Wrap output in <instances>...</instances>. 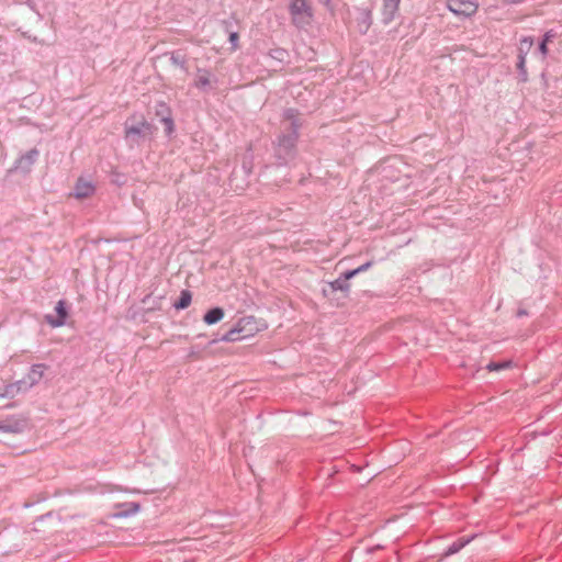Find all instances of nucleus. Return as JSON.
Segmentation results:
<instances>
[{
    "mask_svg": "<svg viewBox=\"0 0 562 562\" xmlns=\"http://www.w3.org/2000/svg\"><path fill=\"white\" fill-rule=\"evenodd\" d=\"M120 509L114 516L119 518H126L135 515L140 509V504L137 502L122 503L117 505Z\"/></svg>",
    "mask_w": 562,
    "mask_h": 562,
    "instance_id": "16",
    "label": "nucleus"
},
{
    "mask_svg": "<svg viewBox=\"0 0 562 562\" xmlns=\"http://www.w3.org/2000/svg\"><path fill=\"white\" fill-rule=\"evenodd\" d=\"M124 140L130 148L139 146L147 138H151L157 127L148 122L143 114H133L124 122Z\"/></svg>",
    "mask_w": 562,
    "mask_h": 562,
    "instance_id": "2",
    "label": "nucleus"
},
{
    "mask_svg": "<svg viewBox=\"0 0 562 562\" xmlns=\"http://www.w3.org/2000/svg\"><path fill=\"white\" fill-rule=\"evenodd\" d=\"M55 518L57 519L58 522L60 521V518L58 515H55Z\"/></svg>",
    "mask_w": 562,
    "mask_h": 562,
    "instance_id": "44",
    "label": "nucleus"
},
{
    "mask_svg": "<svg viewBox=\"0 0 562 562\" xmlns=\"http://www.w3.org/2000/svg\"><path fill=\"white\" fill-rule=\"evenodd\" d=\"M372 263H373L372 261H368V262L361 265L360 267H358L356 269L347 270L346 271V277L347 278H353L358 273L367 271L372 266Z\"/></svg>",
    "mask_w": 562,
    "mask_h": 562,
    "instance_id": "30",
    "label": "nucleus"
},
{
    "mask_svg": "<svg viewBox=\"0 0 562 562\" xmlns=\"http://www.w3.org/2000/svg\"><path fill=\"white\" fill-rule=\"evenodd\" d=\"M30 41L34 42V43H37V37L36 36H30V35H26L24 34Z\"/></svg>",
    "mask_w": 562,
    "mask_h": 562,
    "instance_id": "41",
    "label": "nucleus"
},
{
    "mask_svg": "<svg viewBox=\"0 0 562 562\" xmlns=\"http://www.w3.org/2000/svg\"><path fill=\"white\" fill-rule=\"evenodd\" d=\"M225 312L221 306H214L203 315V322L206 325H215L224 318Z\"/></svg>",
    "mask_w": 562,
    "mask_h": 562,
    "instance_id": "17",
    "label": "nucleus"
},
{
    "mask_svg": "<svg viewBox=\"0 0 562 562\" xmlns=\"http://www.w3.org/2000/svg\"><path fill=\"white\" fill-rule=\"evenodd\" d=\"M238 321H248L247 323L245 322L241 325L244 329L243 331H240V334L244 337V339L254 336L258 331L255 316H245L239 318Z\"/></svg>",
    "mask_w": 562,
    "mask_h": 562,
    "instance_id": "20",
    "label": "nucleus"
},
{
    "mask_svg": "<svg viewBox=\"0 0 562 562\" xmlns=\"http://www.w3.org/2000/svg\"><path fill=\"white\" fill-rule=\"evenodd\" d=\"M192 302V293L190 290H182L177 301L173 302L172 306L177 311L186 310Z\"/></svg>",
    "mask_w": 562,
    "mask_h": 562,
    "instance_id": "21",
    "label": "nucleus"
},
{
    "mask_svg": "<svg viewBox=\"0 0 562 562\" xmlns=\"http://www.w3.org/2000/svg\"><path fill=\"white\" fill-rule=\"evenodd\" d=\"M323 2L330 12H334L335 5L333 4L331 0H323Z\"/></svg>",
    "mask_w": 562,
    "mask_h": 562,
    "instance_id": "38",
    "label": "nucleus"
},
{
    "mask_svg": "<svg viewBox=\"0 0 562 562\" xmlns=\"http://www.w3.org/2000/svg\"><path fill=\"white\" fill-rule=\"evenodd\" d=\"M148 299H149V295L145 296V297L143 299V303H146V301H147Z\"/></svg>",
    "mask_w": 562,
    "mask_h": 562,
    "instance_id": "42",
    "label": "nucleus"
},
{
    "mask_svg": "<svg viewBox=\"0 0 562 562\" xmlns=\"http://www.w3.org/2000/svg\"><path fill=\"white\" fill-rule=\"evenodd\" d=\"M29 428V422L24 417L9 416L0 420V431L7 434H22Z\"/></svg>",
    "mask_w": 562,
    "mask_h": 562,
    "instance_id": "6",
    "label": "nucleus"
},
{
    "mask_svg": "<svg viewBox=\"0 0 562 562\" xmlns=\"http://www.w3.org/2000/svg\"><path fill=\"white\" fill-rule=\"evenodd\" d=\"M196 72L198 77L193 82V87H195L196 89L203 92H207L213 88L212 82L215 85L217 83V78L212 74L210 69L198 68Z\"/></svg>",
    "mask_w": 562,
    "mask_h": 562,
    "instance_id": "8",
    "label": "nucleus"
},
{
    "mask_svg": "<svg viewBox=\"0 0 562 562\" xmlns=\"http://www.w3.org/2000/svg\"><path fill=\"white\" fill-rule=\"evenodd\" d=\"M172 114V110L165 101H158L155 104V116L160 120Z\"/></svg>",
    "mask_w": 562,
    "mask_h": 562,
    "instance_id": "23",
    "label": "nucleus"
},
{
    "mask_svg": "<svg viewBox=\"0 0 562 562\" xmlns=\"http://www.w3.org/2000/svg\"><path fill=\"white\" fill-rule=\"evenodd\" d=\"M95 187L92 182L86 181L82 178L78 179L74 189V196L77 199H86L92 195Z\"/></svg>",
    "mask_w": 562,
    "mask_h": 562,
    "instance_id": "12",
    "label": "nucleus"
},
{
    "mask_svg": "<svg viewBox=\"0 0 562 562\" xmlns=\"http://www.w3.org/2000/svg\"><path fill=\"white\" fill-rule=\"evenodd\" d=\"M372 24V11L370 9H361L358 16V26L361 33H367Z\"/></svg>",
    "mask_w": 562,
    "mask_h": 562,
    "instance_id": "18",
    "label": "nucleus"
},
{
    "mask_svg": "<svg viewBox=\"0 0 562 562\" xmlns=\"http://www.w3.org/2000/svg\"><path fill=\"white\" fill-rule=\"evenodd\" d=\"M11 385L14 386L16 395L21 392H26L31 389V385H29L25 376L19 381H15L14 383H11Z\"/></svg>",
    "mask_w": 562,
    "mask_h": 562,
    "instance_id": "28",
    "label": "nucleus"
},
{
    "mask_svg": "<svg viewBox=\"0 0 562 562\" xmlns=\"http://www.w3.org/2000/svg\"><path fill=\"white\" fill-rule=\"evenodd\" d=\"M351 278L346 277V271L334 281L326 282L322 288V294L335 305H342L345 300L349 296Z\"/></svg>",
    "mask_w": 562,
    "mask_h": 562,
    "instance_id": "4",
    "label": "nucleus"
},
{
    "mask_svg": "<svg viewBox=\"0 0 562 562\" xmlns=\"http://www.w3.org/2000/svg\"><path fill=\"white\" fill-rule=\"evenodd\" d=\"M508 367H509V362H490L486 366V369L488 371H495V370H501V369L508 368Z\"/></svg>",
    "mask_w": 562,
    "mask_h": 562,
    "instance_id": "32",
    "label": "nucleus"
},
{
    "mask_svg": "<svg viewBox=\"0 0 562 562\" xmlns=\"http://www.w3.org/2000/svg\"><path fill=\"white\" fill-rule=\"evenodd\" d=\"M38 157L40 150L37 148H32L14 161L13 168L27 173L31 171L32 166L37 161Z\"/></svg>",
    "mask_w": 562,
    "mask_h": 562,
    "instance_id": "9",
    "label": "nucleus"
},
{
    "mask_svg": "<svg viewBox=\"0 0 562 562\" xmlns=\"http://www.w3.org/2000/svg\"><path fill=\"white\" fill-rule=\"evenodd\" d=\"M248 321H246L247 323ZM245 323V321H238L229 330H227L224 335L222 336H216L215 338H213L210 344L213 345V344H217L220 341H224V342H235V341H239V340H243L244 337L241 336L240 331H243L244 327L240 326Z\"/></svg>",
    "mask_w": 562,
    "mask_h": 562,
    "instance_id": "10",
    "label": "nucleus"
},
{
    "mask_svg": "<svg viewBox=\"0 0 562 562\" xmlns=\"http://www.w3.org/2000/svg\"><path fill=\"white\" fill-rule=\"evenodd\" d=\"M547 44H548V43H546V41H541V42L539 43V46H538L539 52H540L543 56H546V55L548 54V46H547Z\"/></svg>",
    "mask_w": 562,
    "mask_h": 562,
    "instance_id": "36",
    "label": "nucleus"
},
{
    "mask_svg": "<svg viewBox=\"0 0 562 562\" xmlns=\"http://www.w3.org/2000/svg\"><path fill=\"white\" fill-rule=\"evenodd\" d=\"M401 0H384L382 8V22L384 24L391 23L398 11Z\"/></svg>",
    "mask_w": 562,
    "mask_h": 562,
    "instance_id": "13",
    "label": "nucleus"
},
{
    "mask_svg": "<svg viewBox=\"0 0 562 562\" xmlns=\"http://www.w3.org/2000/svg\"><path fill=\"white\" fill-rule=\"evenodd\" d=\"M372 263H373L372 261H368V262L361 265L360 267H358L356 269L347 270L346 271V277L347 278H353L358 273L367 271L372 266Z\"/></svg>",
    "mask_w": 562,
    "mask_h": 562,
    "instance_id": "29",
    "label": "nucleus"
},
{
    "mask_svg": "<svg viewBox=\"0 0 562 562\" xmlns=\"http://www.w3.org/2000/svg\"><path fill=\"white\" fill-rule=\"evenodd\" d=\"M303 126L304 119L295 109L290 108L283 111L282 132L273 142V151L278 165H288L294 159L297 138Z\"/></svg>",
    "mask_w": 562,
    "mask_h": 562,
    "instance_id": "1",
    "label": "nucleus"
},
{
    "mask_svg": "<svg viewBox=\"0 0 562 562\" xmlns=\"http://www.w3.org/2000/svg\"><path fill=\"white\" fill-rule=\"evenodd\" d=\"M552 37H553V35L550 32H547L544 34L542 41H546V43H548Z\"/></svg>",
    "mask_w": 562,
    "mask_h": 562,
    "instance_id": "40",
    "label": "nucleus"
},
{
    "mask_svg": "<svg viewBox=\"0 0 562 562\" xmlns=\"http://www.w3.org/2000/svg\"><path fill=\"white\" fill-rule=\"evenodd\" d=\"M172 66L179 67L184 74H189L188 58L183 49H176L167 53Z\"/></svg>",
    "mask_w": 562,
    "mask_h": 562,
    "instance_id": "14",
    "label": "nucleus"
},
{
    "mask_svg": "<svg viewBox=\"0 0 562 562\" xmlns=\"http://www.w3.org/2000/svg\"><path fill=\"white\" fill-rule=\"evenodd\" d=\"M252 159L245 157L240 167H235L233 169L229 177L231 184L236 183V187H239V183L237 182L238 179H241L244 184H246L248 177L252 173ZM240 188H243V186H240Z\"/></svg>",
    "mask_w": 562,
    "mask_h": 562,
    "instance_id": "7",
    "label": "nucleus"
},
{
    "mask_svg": "<svg viewBox=\"0 0 562 562\" xmlns=\"http://www.w3.org/2000/svg\"><path fill=\"white\" fill-rule=\"evenodd\" d=\"M526 315H528V312L525 308H518V311H517V316L518 317H522V316H526Z\"/></svg>",
    "mask_w": 562,
    "mask_h": 562,
    "instance_id": "39",
    "label": "nucleus"
},
{
    "mask_svg": "<svg viewBox=\"0 0 562 562\" xmlns=\"http://www.w3.org/2000/svg\"><path fill=\"white\" fill-rule=\"evenodd\" d=\"M30 506H31V504H29V503L24 504V507H30Z\"/></svg>",
    "mask_w": 562,
    "mask_h": 562,
    "instance_id": "46",
    "label": "nucleus"
},
{
    "mask_svg": "<svg viewBox=\"0 0 562 562\" xmlns=\"http://www.w3.org/2000/svg\"><path fill=\"white\" fill-rule=\"evenodd\" d=\"M289 13L295 27L301 31H308L314 21V9L311 0H291Z\"/></svg>",
    "mask_w": 562,
    "mask_h": 562,
    "instance_id": "3",
    "label": "nucleus"
},
{
    "mask_svg": "<svg viewBox=\"0 0 562 562\" xmlns=\"http://www.w3.org/2000/svg\"><path fill=\"white\" fill-rule=\"evenodd\" d=\"M54 517H55L54 512H48V513H46V514H44V515L38 516V517L35 519V521H34V522H35V524L43 522V521H45L46 519H52V518H54Z\"/></svg>",
    "mask_w": 562,
    "mask_h": 562,
    "instance_id": "34",
    "label": "nucleus"
},
{
    "mask_svg": "<svg viewBox=\"0 0 562 562\" xmlns=\"http://www.w3.org/2000/svg\"><path fill=\"white\" fill-rule=\"evenodd\" d=\"M56 316L46 314L44 321L53 328L61 327L67 323L69 316V306L66 300H59L55 305Z\"/></svg>",
    "mask_w": 562,
    "mask_h": 562,
    "instance_id": "5",
    "label": "nucleus"
},
{
    "mask_svg": "<svg viewBox=\"0 0 562 562\" xmlns=\"http://www.w3.org/2000/svg\"><path fill=\"white\" fill-rule=\"evenodd\" d=\"M448 8L457 15H471L476 11V4L472 1L449 0Z\"/></svg>",
    "mask_w": 562,
    "mask_h": 562,
    "instance_id": "11",
    "label": "nucleus"
},
{
    "mask_svg": "<svg viewBox=\"0 0 562 562\" xmlns=\"http://www.w3.org/2000/svg\"><path fill=\"white\" fill-rule=\"evenodd\" d=\"M475 536L471 537H461L451 543L443 553V557H449L458 553L462 548H464L468 543H470Z\"/></svg>",
    "mask_w": 562,
    "mask_h": 562,
    "instance_id": "19",
    "label": "nucleus"
},
{
    "mask_svg": "<svg viewBox=\"0 0 562 562\" xmlns=\"http://www.w3.org/2000/svg\"><path fill=\"white\" fill-rule=\"evenodd\" d=\"M165 125V134L167 137H172L176 132V124L172 114L159 120Z\"/></svg>",
    "mask_w": 562,
    "mask_h": 562,
    "instance_id": "25",
    "label": "nucleus"
},
{
    "mask_svg": "<svg viewBox=\"0 0 562 562\" xmlns=\"http://www.w3.org/2000/svg\"><path fill=\"white\" fill-rule=\"evenodd\" d=\"M55 518L57 519L58 522L60 521V518L58 515H55Z\"/></svg>",
    "mask_w": 562,
    "mask_h": 562,
    "instance_id": "45",
    "label": "nucleus"
},
{
    "mask_svg": "<svg viewBox=\"0 0 562 562\" xmlns=\"http://www.w3.org/2000/svg\"><path fill=\"white\" fill-rule=\"evenodd\" d=\"M55 518L57 519L58 522L60 521V518L58 515H55Z\"/></svg>",
    "mask_w": 562,
    "mask_h": 562,
    "instance_id": "43",
    "label": "nucleus"
},
{
    "mask_svg": "<svg viewBox=\"0 0 562 562\" xmlns=\"http://www.w3.org/2000/svg\"><path fill=\"white\" fill-rule=\"evenodd\" d=\"M222 24L224 25L225 31L228 32V41L232 44V48L236 49L237 48V43H238V40H239V35H238V33L236 31H232L231 30V27L233 25L232 21L224 20V21H222Z\"/></svg>",
    "mask_w": 562,
    "mask_h": 562,
    "instance_id": "22",
    "label": "nucleus"
},
{
    "mask_svg": "<svg viewBox=\"0 0 562 562\" xmlns=\"http://www.w3.org/2000/svg\"><path fill=\"white\" fill-rule=\"evenodd\" d=\"M286 55V52L284 49H273L271 52V56L278 60H283L284 59V56Z\"/></svg>",
    "mask_w": 562,
    "mask_h": 562,
    "instance_id": "33",
    "label": "nucleus"
},
{
    "mask_svg": "<svg viewBox=\"0 0 562 562\" xmlns=\"http://www.w3.org/2000/svg\"><path fill=\"white\" fill-rule=\"evenodd\" d=\"M26 5L34 12H36L38 14V10H37V4L35 3L34 0H26Z\"/></svg>",
    "mask_w": 562,
    "mask_h": 562,
    "instance_id": "37",
    "label": "nucleus"
},
{
    "mask_svg": "<svg viewBox=\"0 0 562 562\" xmlns=\"http://www.w3.org/2000/svg\"><path fill=\"white\" fill-rule=\"evenodd\" d=\"M517 71H518L519 81L527 82L528 81V72H527V68H526V58L524 56H518Z\"/></svg>",
    "mask_w": 562,
    "mask_h": 562,
    "instance_id": "26",
    "label": "nucleus"
},
{
    "mask_svg": "<svg viewBox=\"0 0 562 562\" xmlns=\"http://www.w3.org/2000/svg\"><path fill=\"white\" fill-rule=\"evenodd\" d=\"M340 424L336 420L326 418L323 423L322 429L325 436L333 435L338 431Z\"/></svg>",
    "mask_w": 562,
    "mask_h": 562,
    "instance_id": "27",
    "label": "nucleus"
},
{
    "mask_svg": "<svg viewBox=\"0 0 562 562\" xmlns=\"http://www.w3.org/2000/svg\"><path fill=\"white\" fill-rule=\"evenodd\" d=\"M317 473H318V476L324 474L327 477H329L331 475V469L324 465L322 468H318Z\"/></svg>",
    "mask_w": 562,
    "mask_h": 562,
    "instance_id": "35",
    "label": "nucleus"
},
{
    "mask_svg": "<svg viewBox=\"0 0 562 562\" xmlns=\"http://www.w3.org/2000/svg\"><path fill=\"white\" fill-rule=\"evenodd\" d=\"M533 45V38L531 36H525L520 40V44L518 47V56H524L526 58L527 54L531 49Z\"/></svg>",
    "mask_w": 562,
    "mask_h": 562,
    "instance_id": "24",
    "label": "nucleus"
},
{
    "mask_svg": "<svg viewBox=\"0 0 562 562\" xmlns=\"http://www.w3.org/2000/svg\"><path fill=\"white\" fill-rule=\"evenodd\" d=\"M47 369L45 363H35L31 367L29 373L25 375L29 385L33 387L43 378L44 371Z\"/></svg>",
    "mask_w": 562,
    "mask_h": 562,
    "instance_id": "15",
    "label": "nucleus"
},
{
    "mask_svg": "<svg viewBox=\"0 0 562 562\" xmlns=\"http://www.w3.org/2000/svg\"><path fill=\"white\" fill-rule=\"evenodd\" d=\"M14 396H16V393L11 383L0 387V397L13 398Z\"/></svg>",
    "mask_w": 562,
    "mask_h": 562,
    "instance_id": "31",
    "label": "nucleus"
}]
</instances>
